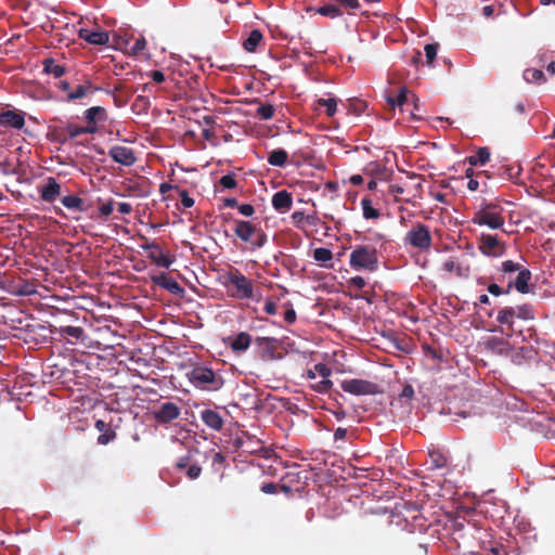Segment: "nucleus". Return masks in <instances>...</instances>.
<instances>
[{
    "mask_svg": "<svg viewBox=\"0 0 555 555\" xmlns=\"http://www.w3.org/2000/svg\"><path fill=\"white\" fill-rule=\"evenodd\" d=\"M528 314H495L496 324L491 322H482V328L488 332H500L508 337L513 335H519L525 337V330L529 331V327L525 326Z\"/></svg>",
    "mask_w": 555,
    "mask_h": 555,
    "instance_id": "obj_1",
    "label": "nucleus"
},
{
    "mask_svg": "<svg viewBox=\"0 0 555 555\" xmlns=\"http://www.w3.org/2000/svg\"><path fill=\"white\" fill-rule=\"evenodd\" d=\"M503 207L500 202L483 201L479 208L474 212L472 222L477 225H485L491 230L503 229L505 218Z\"/></svg>",
    "mask_w": 555,
    "mask_h": 555,
    "instance_id": "obj_2",
    "label": "nucleus"
},
{
    "mask_svg": "<svg viewBox=\"0 0 555 555\" xmlns=\"http://www.w3.org/2000/svg\"><path fill=\"white\" fill-rule=\"evenodd\" d=\"M502 276L500 281H504L507 274L518 272L515 280H508L505 293L509 294L512 288H515L520 294H528L530 292V281L532 273L529 269L521 268V266L513 260H505L501 266Z\"/></svg>",
    "mask_w": 555,
    "mask_h": 555,
    "instance_id": "obj_3",
    "label": "nucleus"
},
{
    "mask_svg": "<svg viewBox=\"0 0 555 555\" xmlns=\"http://www.w3.org/2000/svg\"><path fill=\"white\" fill-rule=\"evenodd\" d=\"M234 234L244 243L249 244L250 250H256L263 247L268 242V236L264 231L246 220H234Z\"/></svg>",
    "mask_w": 555,
    "mask_h": 555,
    "instance_id": "obj_4",
    "label": "nucleus"
},
{
    "mask_svg": "<svg viewBox=\"0 0 555 555\" xmlns=\"http://www.w3.org/2000/svg\"><path fill=\"white\" fill-rule=\"evenodd\" d=\"M378 255L373 245H357L349 257V264L353 270L374 272L378 269Z\"/></svg>",
    "mask_w": 555,
    "mask_h": 555,
    "instance_id": "obj_5",
    "label": "nucleus"
},
{
    "mask_svg": "<svg viewBox=\"0 0 555 555\" xmlns=\"http://www.w3.org/2000/svg\"><path fill=\"white\" fill-rule=\"evenodd\" d=\"M224 279V286L232 297L238 299L256 298L253 282L242 274L238 269L230 270Z\"/></svg>",
    "mask_w": 555,
    "mask_h": 555,
    "instance_id": "obj_6",
    "label": "nucleus"
},
{
    "mask_svg": "<svg viewBox=\"0 0 555 555\" xmlns=\"http://www.w3.org/2000/svg\"><path fill=\"white\" fill-rule=\"evenodd\" d=\"M193 386L202 390H218L222 387L223 380L211 369L197 365L188 374Z\"/></svg>",
    "mask_w": 555,
    "mask_h": 555,
    "instance_id": "obj_7",
    "label": "nucleus"
},
{
    "mask_svg": "<svg viewBox=\"0 0 555 555\" xmlns=\"http://www.w3.org/2000/svg\"><path fill=\"white\" fill-rule=\"evenodd\" d=\"M431 242L429 228L421 222L414 224L404 236V244L424 251L429 250Z\"/></svg>",
    "mask_w": 555,
    "mask_h": 555,
    "instance_id": "obj_8",
    "label": "nucleus"
},
{
    "mask_svg": "<svg viewBox=\"0 0 555 555\" xmlns=\"http://www.w3.org/2000/svg\"><path fill=\"white\" fill-rule=\"evenodd\" d=\"M340 388L345 392L354 396L377 395L382 392V389L377 384L358 378L343 380L340 383Z\"/></svg>",
    "mask_w": 555,
    "mask_h": 555,
    "instance_id": "obj_9",
    "label": "nucleus"
},
{
    "mask_svg": "<svg viewBox=\"0 0 555 555\" xmlns=\"http://www.w3.org/2000/svg\"><path fill=\"white\" fill-rule=\"evenodd\" d=\"M478 249L488 257H501L506 251V245L498 235L481 233Z\"/></svg>",
    "mask_w": 555,
    "mask_h": 555,
    "instance_id": "obj_10",
    "label": "nucleus"
},
{
    "mask_svg": "<svg viewBox=\"0 0 555 555\" xmlns=\"http://www.w3.org/2000/svg\"><path fill=\"white\" fill-rule=\"evenodd\" d=\"M38 192L43 202L52 204L61 196L62 186L54 177H48Z\"/></svg>",
    "mask_w": 555,
    "mask_h": 555,
    "instance_id": "obj_11",
    "label": "nucleus"
},
{
    "mask_svg": "<svg viewBox=\"0 0 555 555\" xmlns=\"http://www.w3.org/2000/svg\"><path fill=\"white\" fill-rule=\"evenodd\" d=\"M181 414L180 408L170 401L164 402L157 410H154L153 415L158 424H167L177 420Z\"/></svg>",
    "mask_w": 555,
    "mask_h": 555,
    "instance_id": "obj_12",
    "label": "nucleus"
},
{
    "mask_svg": "<svg viewBox=\"0 0 555 555\" xmlns=\"http://www.w3.org/2000/svg\"><path fill=\"white\" fill-rule=\"evenodd\" d=\"M108 155L115 163L122 166H132L137 160L133 150L122 145L112 146Z\"/></svg>",
    "mask_w": 555,
    "mask_h": 555,
    "instance_id": "obj_13",
    "label": "nucleus"
},
{
    "mask_svg": "<svg viewBox=\"0 0 555 555\" xmlns=\"http://www.w3.org/2000/svg\"><path fill=\"white\" fill-rule=\"evenodd\" d=\"M509 357L514 364L524 365L531 361H535L538 351L531 346H522L517 349L512 348Z\"/></svg>",
    "mask_w": 555,
    "mask_h": 555,
    "instance_id": "obj_14",
    "label": "nucleus"
},
{
    "mask_svg": "<svg viewBox=\"0 0 555 555\" xmlns=\"http://www.w3.org/2000/svg\"><path fill=\"white\" fill-rule=\"evenodd\" d=\"M79 38L87 41L90 44L104 46L108 42L109 35L106 30L100 28L95 30L81 28L79 30Z\"/></svg>",
    "mask_w": 555,
    "mask_h": 555,
    "instance_id": "obj_15",
    "label": "nucleus"
},
{
    "mask_svg": "<svg viewBox=\"0 0 555 555\" xmlns=\"http://www.w3.org/2000/svg\"><path fill=\"white\" fill-rule=\"evenodd\" d=\"M144 250H151L149 258L158 267L168 269L172 264L169 256L164 255L159 246L152 242L142 245Z\"/></svg>",
    "mask_w": 555,
    "mask_h": 555,
    "instance_id": "obj_16",
    "label": "nucleus"
},
{
    "mask_svg": "<svg viewBox=\"0 0 555 555\" xmlns=\"http://www.w3.org/2000/svg\"><path fill=\"white\" fill-rule=\"evenodd\" d=\"M452 534L455 541L460 539L463 540L464 543L467 542L468 537H474V532L476 531L475 527L469 522L463 519H454L452 524Z\"/></svg>",
    "mask_w": 555,
    "mask_h": 555,
    "instance_id": "obj_17",
    "label": "nucleus"
},
{
    "mask_svg": "<svg viewBox=\"0 0 555 555\" xmlns=\"http://www.w3.org/2000/svg\"><path fill=\"white\" fill-rule=\"evenodd\" d=\"M151 281L155 285L169 291L171 294L178 295L183 292L180 284L167 273L162 272L159 274H153L151 275Z\"/></svg>",
    "mask_w": 555,
    "mask_h": 555,
    "instance_id": "obj_18",
    "label": "nucleus"
},
{
    "mask_svg": "<svg viewBox=\"0 0 555 555\" xmlns=\"http://www.w3.org/2000/svg\"><path fill=\"white\" fill-rule=\"evenodd\" d=\"M108 118L107 112L102 106H92L85 111V119L87 127H91L98 131V124L105 122Z\"/></svg>",
    "mask_w": 555,
    "mask_h": 555,
    "instance_id": "obj_19",
    "label": "nucleus"
},
{
    "mask_svg": "<svg viewBox=\"0 0 555 555\" xmlns=\"http://www.w3.org/2000/svg\"><path fill=\"white\" fill-rule=\"evenodd\" d=\"M442 269L448 273H453L457 278L467 279L470 275V266L463 261L448 259L443 262Z\"/></svg>",
    "mask_w": 555,
    "mask_h": 555,
    "instance_id": "obj_20",
    "label": "nucleus"
},
{
    "mask_svg": "<svg viewBox=\"0 0 555 555\" xmlns=\"http://www.w3.org/2000/svg\"><path fill=\"white\" fill-rule=\"evenodd\" d=\"M85 133H95V129L87 126L82 127L75 124H68L65 128L57 132V135L59 141L64 143L68 138L74 139Z\"/></svg>",
    "mask_w": 555,
    "mask_h": 555,
    "instance_id": "obj_21",
    "label": "nucleus"
},
{
    "mask_svg": "<svg viewBox=\"0 0 555 555\" xmlns=\"http://www.w3.org/2000/svg\"><path fill=\"white\" fill-rule=\"evenodd\" d=\"M0 125L22 129L25 125V118L22 113L9 109L0 114Z\"/></svg>",
    "mask_w": 555,
    "mask_h": 555,
    "instance_id": "obj_22",
    "label": "nucleus"
},
{
    "mask_svg": "<svg viewBox=\"0 0 555 555\" xmlns=\"http://www.w3.org/2000/svg\"><path fill=\"white\" fill-rule=\"evenodd\" d=\"M272 206L281 214L287 212L293 206L292 194L285 190L276 192L272 197Z\"/></svg>",
    "mask_w": 555,
    "mask_h": 555,
    "instance_id": "obj_23",
    "label": "nucleus"
},
{
    "mask_svg": "<svg viewBox=\"0 0 555 555\" xmlns=\"http://www.w3.org/2000/svg\"><path fill=\"white\" fill-rule=\"evenodd\" d=\"M201 418L207 427H209L216 431H219L223 428V424H224L223 418L215 410H211V409L203 410L201 412Z\"/></svg>",
    "mask_w": 555,
    "mask_h": 555,
    "instance_id": "obj_24",
    "label": "nucleus"
},
{
    "mask_svg": "<svg viewBox=\"0 0 555 555\" xmlns=\"http://www.w3.org/2000/svg\"><path fill=\"white\" fill-rule=\"evenodd\" d=\"M411 101V96H409V90L405 87H402L399 90L398 95L396 96H387V103L391 108L400 107L401 111L404 109L405 105H409Z\"/></svg>",
    "mask_w": 555,
    "mask_h": 555,
    "instance_id": "obj_25",
    "label": "nucleus"
},
{
    "mask_svg": "<svg viewBox=\"0 0 555 555\" xmlns=\"http://www.w3.org/2000/svg\"><path fill=\"white\" fill-rule=\"evenodd\" d=\"M100 90L99 87H93L90 81H86L83 85H79L75 88V90L68 92L66 100L67 101H75L78 99H82L90 94L92 91Z\"/></svg>",
    "mask_w": 555,
    "mask_h": 555,
    "instance_id": "obj_26",
    "label": "nucleus"
},
{
    "mask_svg": "<svg viewBox=\"0 0 555 555\" xmlns=\"http://www.w3.org/2000/svg\"><path fill=\"white\" fill-rule=\"evenodd\" d=\"M62 204L70 210H77L80 212L87 211L88 207L85 205V201L74 194L65 195L61 198Z\"/></svg>",
    "mask_w": 555,
    "mask_h": 555,
    "instance_id": "obj_27",
    "label": "nucleus"
},
{
    "mask_svg": "<svg viewBox=\"0 0 555 555\" xmlns=\"http://www.w3.org/2000/svg\"><path fill=\"white\" fill-rule=\"evenodd\" d=\"M43 72L48 75H52L55 78L62 77L66 69L63 65L57 64L54 59L49 57L42 61Z\"/></svg>",
    "mask_w": 555,
    "mask_h": 555,
    "instance_id": "obj_28",
    "label": "nucleus"
},
{
    "mask_svg": "<svg viewBox=\"0 0 555 555\" xmlns=\"http://www.w3.org/2000/svg\"><path fill=\"white\" fill-rule=\"evenodd\" d=\"M263 39V35L259 29H253L243 42V48L247 52H255Z\"/></svg>",
    "mask_w": 555,
    "mask_h": 555,
    "instance_id": "obj_29",
    "label": "nucleus"
},
{
    "mask_svg": "<svg viewBox=\"0 0 555 555\" xmlns=\"http://www.w3.org/2000/svg\"><path fill=\"white\" fill-rule=\"evenodd\" d=\"M287 152L283 149H276L269 153L268 163L271 166L284 167L287 163Z\"/></svg>",
    "mask_w": 555,
    "mask_h": 555,
    "instance_id": "obj_30",
    "label": "nucleus"
},
{
    "mask_svg": "<svg viewBox=\"0 0 555 555\" xmlns=\"http://www.w3.org/2000/svg\"><path fill=\"white\" fill-rule=\"evenodd\" d=\"M250 345V336L242 332L235 338H233L230 343L231 348L236 352H243L247 350Z\"/></svg>",
    "mask_w": 555,
    "mask_h": 555,
    "instance_id": "obj_31",
    "label": "nucleus"
},
{
    "mask_svg": "<svg viewBox=\"0 0 555 555\" xmlns=\"http://www.w3.org/2000/svg\"><path fill=\"white\" fill-rule=\"evenodd\" d=\"M92 321L90 323V327L93 328L96 332L102 331H111V326L108 325V322L111 321V318L106 317L105 314H91Z\"/></svg>",
    "mask_w": 555,
    "mask_h": 555,
    "instance_id": "obj_32",
    "label": "nucleus"
},
{
    "mask_svg": "<svg viewBox=\"0 0 555 555\" xmlns=\"http://www.w3.org/2000/svg\"><path fill=\"white\" fill-rule=\"evenodd\" d=\"M490 159V151L488 147H479L475 155L468 157V163L472 166L485 165Z\"/></svg>",
    "mask_w": 555,
    "mask_h": 555,
    "instance_id": "obj_33",
    "label": "nucleus"
},
{
    "mask_svg": "<svg viewBox=\"0 0 555 555\" xmlns=\"http://www.w3.org/2000/svg\"><path fill=\"white\" fill-rule=\"evenodd\" d=\"M317 13L320 15L336 18L343 15L340 8L337 4L328 3L317 9Z\"/></svg>",
    "mask_w": 555,
    "mask_h": 555,
    "instance_id": "obj_34",
    "label": "nucleus"
},
{
    "mask_svg": "<svg viewBox=\"0 0 555 555\" xmlns=\"http://www.w3.org/2000/svg\"><path fill=\"white\" fill-rule=\"evenodd\" d=\"M524 79L527 82L542 83L545 81L544 74L541 69L528 68L524 72Z\"/></svg>",
    "mask_w": 555,
    "mask_h": 555,
    "instance_id": "obj_35",
    "label": "nucleus"
},
{
    "mask_svg": "<svg viewBox=\"0 0 555 555\" xmlns=\"http://www.w3.org/2000/svg\"><path fill=\"white\" fill-rule=\"evenodd\" d=\"M361 206H362V210H363V217L365 219H377L379 218L380 214L377 209H375L373 206H372V201L370 198H362L361 201Z\"/></svg>",
    "mask_w": 555,
    "mask_h": 555,
    "instance_id": "obj_36",
    "label": "nucleus"
},
{
    "mask_svg": "<svg viewBox=\"0 0 555 555\" xmlns=\"http://www.w3.org/2000/svg\"><path fill=\"white\" fill-rule=\"evenodd\" d=\"M491 349L499 354L509 356L512 348L502 339H492L489 343Z\"/></svg>",
    "mask_w": 555,
    "mask_h": 555,
    "instance_id": "obj_37",
    "label": "nucleus"
},
{
    "mask_svg": "<svg viewBox=\"0 0 555 555\" xmlns=\"http://www.w3.org/2000/svg\"><path fill=\"white\" fill-rule=\"evenodd\" d=\"M313 258L320 263H325L333 259V253L328 248L319 247L314 249Z\"/></svg>",
    "mask_w": 555,
    "mask_h": 555,
    "instance_id": "obj_38",
    "label": "nucleus"
},
{
    "mask_svg": "<svg viewBox=\"0 0 555 555\" xmlns=\"http://www.w3.org/2000/svg\"><path fill=\"white\" fill-rule=\"evenodd\" d=\"M318 105L326 108V115L332 117L337 111V100L335 98L319 99Z\"/></svg>",
    "mask_w": 555,
    "mask_h": 555,
    "instance_id": "obj_39",
    "label": "nucleus"
},
{
    "mask_svg": "<svg viewBox=\"0 0 555 555\" xmlns=\"http://www.w3.org/2000/svg\"><path fill=\"white\" fill-rule=\"evenodd\" d=\"M259 344L263 345L261 359L263 360H272L274 358V349L272 347L271 340L267 337H262L259 339Z\"/></svg>",
    "mask_w": 555,
    "mask_h": 555,
    "instance_id": "obj_40",
    "label": "nucleus"
},
{
    "mask_svg": "<svg viewBox=\"0 0 555 555\" xmlns=\"http://www.w3.org/2000/svg\"><path fill=\"white\" fill-rule=\"evenodd\" d=\"M275 108L272 104H260L257 108V116L262 120H269L274 116Z\"/></svg>",
    "mask_w": 555,
    "mask_h": 555,
    "instance_id": "obj_41",
    "label": "nucleus"
},
{
    "mask_svg": "<svg viewBox=\"0 0 555 555\" xmlns=\"http://www.w3.org/2000/svg\"><path fill=\"white\" fill-rule=\"evenodd\" d=\"M429 456H430L431 468L438 469V468H442L446 466L447 461L442 454H440L438 452H430Z\"/></svg>",
    "mask_w": 555,
    "mask_h": 555,
    "instance_id": "obj_42",
    "label": "nucleus"
},
{
    "mask_svg": "<svg viewBox=\"0 0 555 555\" xmlns=\"http://www.w3.org/2000/svg\"><path fill=\"white\" fill-rule=\"evenodd\" d=\"M424 50H425L427 64L431 65V63L434 62V60L437 56L438 43H428L425 46Z\"/></svg>",
    "mask_w": 555,
    "mask_h": 555,
    "instance_id": "obj_43",
    "label": "nucleus"
},
{
    "mask_svg": "<svg viewBox=\"0 0 555 555\" xmlns=\"http://www.w3.org/2000/svg\"><path fill=\"white\" fill-rule=\"evenodd\" d=\"M61 331L64 334L70 336V337H74L76 339H80L83 336V330L80 326H64L61 328Z\"/></svg>",
    "mask_w": 555,
    "mask_h": 555,
    "instance_id": "obj_44",
    "label": "nucleus"
},
{
    "mask_svg": "<svg viewBox=\"0 0 555 555\" xmlns=\"http://www.w3.org/2000/svg\"><path fill=\"white\" fill-rule=\"evenodd\" d=\"M116 438V433L113 429H105V431H102V434L98 437V443L99 444H107L108 442L113 441Z\"/></svg>",
    "mask_w": 555,
    "mask_h": 555,
    "instance_id": "obj_45",
    "label": "nucleus"
},
{
    "mask_svg": "<svg viewBox=\"0 0 555 555\" xmlns=\"http://www.w3.org/2000/svg\"><path fill=\"white\" fill-rule=\"evenodd\" d=\"M219 183L223 189H234L237 185V182L233 175L222 176Z\"/></svg>",
    "mask_w": 555,
    "mask_h": 555,
    "instance_id": "obj_46",
    "label": "nucleus"
},
{
    "mask_svg": "<svg viewBox=\"0 0 555 555\" xmlns=\"http://www.w3.org/2000/svg\"><path fill=\"white\" fill-rule=\"evenodd\" d=\"M14 319H8L7 314H0V335H7L8 331L5 328L7 325H9L10 328L15 327L13 325Z\"/></svg>",
    "mask_w": 555,
    "mask_h": 555,
    "instance_id": "obj_47",
    "label": "nucleus"
},
{
    "mask_svg": "<svg viewBox=\"0 0 555 555\" xmlns=\"http://www.w3.org/2000/svg\"><path fill=\"white\" fill-rule=\"evenodd\" d=\"M146 48V40L144 37H140L135 39L133 46L131 47V53L133 55L140 54Z\"/></svg>",
    "mask_w": 555,
    "mask_h": 555,
    "instance_id": "obj_48",
    "label": "nucleus"
},
{
    "mask_svg": "<svg viewBox=\"0 0 555 555\" xmlns=\"http://www.w3.org/2000/svg\"><path fill=\"white\" fill-rule=\"evenodd\" d=\"M202 474V467L197 464H191L186 468V477L191 480L197 479Z\"/></svg>",
    "mask_w": 555,
    "mask_h": 555,
    "instance_id": "obj_49",
    "label": "nucleus"
},
{
    "mask_svg": "<svg viewBox=\"0 0 555 555\" xmlns=\"http://www.w3.org/2000/svg\"><path fill=\"white\" fill-rule=\"evenodd\" d=\"M180 202L184 208H191L194 205V199L189 195L188 191H179Z\"/></svg>",
    "mask_w": 555,
    "mask_h": 555,
    "instance_id": "obj_50",
    "label": "nucleus"
},
{
    "mask_svg": "<svg viewBox=\"0 0 555 555\" xmlns=\"http://www.w3.org/2000/svg\"><path fill=\"white\" fill-rule=\"evenodd\" d=\"M414 396V389L411 385H405L399 395V399H404L406 402L411 401Z\"/></svg>",
    "mask_w": 555,
    "mask_h": 555,
    "instance_id": "obj_51",
    "label": "nucleus"
},
{
    "mask_svg": "<svg viewBox=\"0 0 555 555\" xmlns=\"http://www.w3.org/2000/svg\"><path fill=\"white\" fill-rule=\"evenodd\" d=\"M315 375H320L323 378L331 375V369L324 363H318L314 365Z\"/></svg>",
    "mask_w": 555,
    "mask_h": 555,
    "instance_id": "obj_52",
    "label": "nucleus"
},
{
    "mask_svg": "<svg viewBox=\"0 0 555 555\" xmlns=\"http://www.w3.org/2000/svg\"><path fill=\"white\" fill-rule=\"evenodd\" d=\"M411 102L413 104V109L411 111V117L413 119H422L421 116L416 115V112L420 111V99L415 94H411Z\"/></svg>",
    "mask_w": 555,
    "mask_h": 555,
    "instance_id": "obj_53",
    "label": "nucleus"
},
{
    "mask_svg": "<svg viewBox=\"0 0 555 555\" xmlns=\"http://www.w3.org/2000/svg\"><path fill=\"white\" fill-rule=\"evenodd\" d=\"M240 214L245 217H250L255 212V207L251 204H242L237 206Z\"/></svg>",
    "mask_w": 555,
    "mask_h": 555,
    "instance_id": "obj_54",
    "label": "nucleus"
},
{
    "mask_svg": "<svg viewBox=\"0 0 555 555\" xmlns=\"http://www.w3.org/2000/svg\"><path fill=\"white\" fill-rule=\"evenodd\" d=\"M333 386V383L332 380H330L327 377L323 378L319 384L318 386L315 387V389L320 392H326L331 389V387Z\"/></svg>",
    "mask_w": 555,
    "mask_h": 555,
    "instance_id": "obj_55",
    "label": "nucleus"
},
{
    "mask_svg": "<svg viewBox=\"0 0 555 555\" xmlns=\"http://www.w3.org/2000/svg\"><path fill=\"white\" fill-rule=\"evenodd\" d=\"M292 219H293V222L294 224L297 227V228H300V224L301 222L306 219V215L304 211H294L292 214Z\"/></svg>",
    "mask_w": 555,
    "mask_h": 555,
    "instance_id": "obj_56",
    "label": "nucleus"
},
{
    "mask_svg": "<svg viewBox=\"0 0 555 555\" xmlns=\"http://www.w3.org/2000/svg\"><path fill=\"white\" fill-rule=\"evenodd\" d=\"M335 1L345 8H349V9L360 8L359 0H335Z\"/></svg>",
    "mask_w": 555,
    "mask_h": 555,
    "instance_id": "obj_57",
    "label": "nucleus"
},
{
    "mask_svg": "<svg viewBox=\"0 0 555 555\" xmlns=\"http://www.w3.org/2000/svg\"><path fill=\"white\" fill-rule=\"evenodd\" d=\"M488 292L493 296H500L502 294H506L505 289L500 287L496 283H491L488 285Z\"/></svg>",
    "mask_w": 555,
    "mask_h": 555,
    "instance_id": "obj_58",
    "label": "nucleus"
},
{
    "mask_svg": "<svg viewBox=\"0 0 555 555\" xmlns=\"http://www.w3.org/2000/svg\"><path fill=\"white\" fill-rule=\"evenodd\" d=\"M349 283L358 289L363 288L366 284L365 280L359 275L351 278Z\"/></svg>",
    "mask_w": 555,
    "mask_h": 555,
    "instance_id": "obj_59",
    "label": "nucleus"
},
{
    "mask_svg": "<svg viewBox=\"0 0 555 555\" xmlns=\"http://www.w3.org/2000/svg\"><path fill=\"white\" fill-rule=\"evenodd\" d=\"M278 486L274 482H267L261 486V491L266 494L276 493Z\"/></svg>",
    "mask_w": 555,
    "mask_h": 555,
    "instance_id": "obj_60",
    "label": "nucleus"
},
{
    "mask_svg": "<svg viewBox=\"0 0 555 555\" xmlns=\"http://www.w3.org/2000/svg\"><path fill=\"white\" fill-rule=\"evenodd\" d=\"M112 212H113V201H109L100 207V214L103 217H108Z\"/></svg>",
    "mask_w": 555,
    "mask_h": 555,
    "instance_id": "obj_61",
    "label": "nucleus"
},
{
    "mask_svg": "<svg viewBox=\"0 0 555 555\" xmlns=\"http://www.w3.org/2000/svg\"><path fill=\"white\" fill-rule=\"evenodd\" d=\"M150 77L156 83H162L165 81V75L162 70H152L150 73Z\"/></svg>",
    "mask_w": 555,
    "mask_h": 555,
    "instance_id": "obj_62",
    "label": "nucleus"
},
{
    "mask_svg": "<svg viewBox=\"0 0 555 555\" xmlns=\"http://www.w3.org/2000/svg\"><path fill=\"white\" fill-rule=\"evenodd\" d=\"M190 457L189 456H181L177 463H176V467L177 469L179 470H182V469H185L190 466Z\"/></svg>",
    "mask_w": 555,
    "mask_h": 555,
    "instance_id": "obj_63",
    "label": "nucleus"
},
{
    "mask_svg": "<svg viewBox=\"0 0 555 555\" xmlns=\"http://www.w3.org/2000/svg\"><path fill=\"white\" fill-rule=\"evenodd\" d=\"M118 211L122 215H128L132 211V206L129 203L122 202L118 204Z\"/></svg>",
    "mask_w": 555,
    "mask_h": 555,
    "instance_id": "obj_64",
    "label": "nucleus"
}]
</instances>
